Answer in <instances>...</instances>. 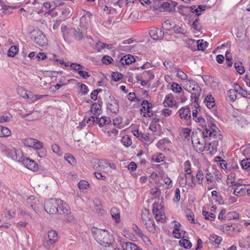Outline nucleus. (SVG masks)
I'll list each match as a JSON object with an SVG mask.
<instances>
[{"mask_svg":"<svg viewBox=\"0 0 250 250\" xmlns=\"http://www.w3.org/2000/svg\"><path fill=\"white\" fill-rule=\"evenodd\" d=\"M91 232L95 240L101 245L109 246L112 245L114 241L113 235L105 229H101L93 227Z\"/></svg>","mask_w":250,"mask_h":250,"instance_id":"obj_1","label":"nucleus"},{"mask_svg":"<svg viewBox=\"0 0 250 250\" xmlns=\"http://www.w3.org/2000/svg\"><path fill=\"white\" fill-rule=\"evenodd\" d=\"M205 130L202 131V137L205 139V142L207 144V142L213 139H218L222 140L223 136L220 133V131L218 127L216 125L214 122L212 123H208V126L205 124Z\"/></svg>","mask_w":250,"mask_h":250,"instance_id":"obj_2","label":"nucleus"},{"mask_svg":"<svg viewBox=\"0 0 250 250\" xmlns=\"http://www.w3.org/2000/svg\"><path fill=\"white\" fill-rule=\"evenodd\" d=\"M205 130L202 131V137L205 139V142L207 144V142L213 139H218L222 140L223 136L220 133V131L218 127L216 125L214 122L212 123H208V126L205 124Z\"/></svg>","mask_w":250,"mask_h":250,"instance_id":"obj_3","label":"nucleus"},{"mask_svg":"<svg viewBox=\"0 0 250 250\" xmlns=\"http://www.w3.org/2000/svg\"><path fill=\"white\" fill-rule=\"evenodd\" d=\"M205 130L202 131V137L205 139V142L207 144V142L213 139H218L222 140L223 136L220 133V131L218 127L216 125L214 122L212 123H208V126L205 124Z\"/></svg>","mask_w":250,"mask_h":250,"instance_id":"obj_4","label":"nucleus"},{"mask_svg":"<svg viewBox=\"0 0 250 250\" xmlns=\"http://www.w3.org/2000/svg\"><path fill=\"white\" fill-rule=\"evenodd\" d=\"M62 202L61 199L52 198L45 202L44 208L49 214H55L57 212H59L58 207L59 204Z\"/></svg>","mask_w":250,"mask_h":250,"instance_id":"obj_5","label":"nucleus"},{"mask_svg":"<svg viewBox=\"0 0 250 250\" xmlns=\"http://www.w3.org/2000/svg\"><path fill=\"white\" fill-rule=\"evenodd\" d=\"M162 208L163 206L161 203L159 204L158 203L154 202L152 204V213L157 222H163L165 221L163 216L165 217V214Z\"/></svg>","mask_w":250,"mask_h":250,"instance_id":"obj_6","label":"nucleus"},{"mask_svg":"<svg viewBox=\"0 0 250 250\" xmlns=\"http://www.w3.org/2000/svg\"><path fill=\"white\" fill-rule=\"evenodd\" d=\"M58 233L56 230H50L48 232V240L44 242V245L46 247L50 248L56 241H58Z\"/></svg>","mask_w":250,"mask_h":250,"instance_id":"obj_7","label":"nucleus"},{"mask_svg":"<svg viewBox=\"0 0 250 250\" xmlns=\"http://www.w3.org/2000/svg\"><path fill=\"white\" fill-rule=\"evenodd\" d=\"M67 34L77 41H81L83 38V34L82 30L79 28H69L67 29Z\"/></svg>","mask_w":250,"mask_h":250,"instance_id":"obj_8","label":"nucleus"},{"mask_svg":"<svg viewBox=\"0 0 250 250\" xmlns=\"http://www.w3.org/2000/svg\"><path fill=\"white\" fill-rule=\"evenodd\" d=\"M149 34L151 38L154 40H162L165 35L164 31L159 28H153L150 30Z\"/></svg>","mask_w":250,"mask_h":250,"instance_id":"obj_9","label":"nucleus"},{"mask_svg":"<svg viewBox=\"0 0 250 250\" xmlns=\"http://www.w3.org/2000/svg\"><path fill=\"white\" fill-rule=\"evenodd\" d=\"M110 103H108L106 104V108L112 113L117 114L119 112V102L113 97L110 98Z\"/></svg>","mask_w":250,"mask_h":250,"instance_id":"obj_10","label":"nucleus"},{"mask_svg":"<svg viewBox=\"0 0 250 250\" xmlns=\"http://www.w3.org/2000/svg\"><path fill=\"white\" fill-rule=\"evenodd\" d=\"M22 161V165H23L28 169L33 171H37L38 170V164L35 161L27 158H25V159Z\"/></svg>","mask_w":250,"mask_h":250,"instance_id":"obj_11","label":"nucleus"},{"mask_svg":"<svg viewBox=\"0 0 250 250\" xmlns=\"http://www.w3.org/2000/svg\"><path fill=\"white\" fill-rule=\"evenodd\" d=\"M47 39L42 31H39L37 35L34 37V42L41 46H44L47 44Z\"/></svg>","mask_w":250,"mask_h":250,"instance_id":"obj_12","label":"nucleus"},{"mask_svg":"<svg viewBox=\"0 0 250 250\" xmlns=\"http://www.w3.org/2000/svg\"><path fill=\"white\" fill-rule=\"evenodd\" d=\"M181 119L188 120L191 119V110L188 106H186L180 108L178 110Z\"/></svg>","mask_w":250,"mask_h":250,"instance_id":"obj_13","label":"nucleus"},{"mask_svg":"<svg viewBox=\"0 0 250 250\" xmlns=\"http://www.w3.org/2000/svg\"><path fill=\"white\" fill-rule=\"evenodd\" d=\"M135 59L134 56L131 54L126 55L120 59V65L117 64L119 67H123L125 64L129 65L134 62Z\"/></svg>","mask_w":250,"mask_h":250,"instance_id":"obj_14","label":"nucleus"},{"mask_svg":"<svg viewBox=\"0 0 250 250\" xmlns=\"http://www.w3.org/2000/svg\"><path fill=\"white\" fill-rule=\"evenodd\" d=\"M141 105L143 106L144 110H146V112H145L143 114V117H150L153 116V112H151V114H149V110L152 108V104L149 103L147 100H144L142 102Z\"/></svg>","mask_w":250,"mask_h":250,"instance_id":"obj_15","label":"nucleus"},{"mask_svg":"<svg viewBox=\"0 0 250 250\" xmlns=\"http://www.w3.org/2000/svg\"><path fill=\"white\" fill-rule=\"evenodd\" d=\"M155 7V10L172 12L170 10L171 9V4L168 2H162V4H157Z\"/></svg>","mask_w":250,"mask_h":250,"instance_id":"obj_16","label":"nucleus"},{"mask_svg":"<svg viewBox=\"0 0 250 250\" xmlns=\"http://www.w3.org/2000/svg\"><path fill=\"white\" fill-rule=\"evenodd\" d=\"M59 212L60 214H64L66 215H68L71 213L70 208L69 206L63 201L62 200V202L59 204Z\"/></svg>","mask_w":250,"mask_h":250,"instance_id":"obj_17","label":"nucleus"},{"mask_svg":"<svg viewBox=\"0 0 250 250\" xmlns=\"http://www.w3.org/2000/svg\"><path fill=\"white\" fill-rule=\"evenodd\" d=\"M110 214L112 218L115 220L116 223H119L120 221V213L119 210L115 207L112 208L110 210Z\"/></svg>","mask_w":250,"mask_h":250,"instance_id":"obj_18","label":"nucleus"},{"mask_svg":"<svg viewBox=\"0 0 250 250\" xmlns=\"http://www.w3.org/2000/svg\"><path fill=\"white\" fill-rule=\"evenodd\" d=\"M204 102L208 108H213L215 105L214 99L211 95H208L205 97Z\"/></svg>","mask_w":250,"mask_h":250,"instance_id":"obj_19","label":"nucleus"},{"mask_svg":"<svg viewBox=\"0 0 250 250\" xmlns=\"http://www.w3.org/2000/svg\"><path fill=\"white\" fill-rule=\"evenodd\" d=\"M174 97L172 94H168L166 96L164 101V104L165 107H172L174 105Z\"/></svg>","mask_w":250,"mask_h":250,"instance_id":"obj_20","label":"nucleus"},{"mask_svg":"<svg viewBox=\"0 0 250 250\" xmlns=\"http://www.w3.org/2000/svg\"><path fill=\"white\" fill-rule=\"evenodd\" d=\"M233 85L238 86V88H237V91L238 94L243 97L250 99V93L249 92L243 89L242 87L236 83H235Z\"/></svg>","mask_w":250,"mask_h":250,"instance_id":"obj_21","label":"nucleus"},{"mask_svg":"<svg viewBox=\"0 0 250 250\" xmlns=\"http://www.w3.org/2000/svg\"><path fill=\"white\" fill-rule=\"evenodd\" d=\"M149 222H145L143 224L145 225L146 229L148 231L154 233L156 230V226L153 220L148 221Z\"/></svg>","mask_w":250,"mask_h":250,"instance_id":"obj_22","label":"nucleus"},{"mask_svg":"<svg viewBox=\"0 0 250 250\" xmlns=\"http://www.w3.org/2000/svg\"><path fill=\"white\" fill-rule=\"evenodd\" d=\"M212 196L215 200V202L218 203L219 205L224 204V200H223V197L221 195H219L218 192L216 190H213L211 192Z\"/></svg>","mask_w":250,"mask_h":250,"instance_id":"obj_23","label":"nucleus"},{"mask_svg":"<svg viewBox=\"0 0 250 250\" xmlns=\"http://www.w3.org/2000/svg\"><path fill=\"white\" fill-rule=\"evenodd\" d=\"M234 89H229L228 91V95L229 97V99L231 101L234 102L237 98L236 93H238L237 91V88L238 86L236 85H234Z\"/></svg>","mask_w":250,"mask_h":250,"instance_id":"obj_24","label":"nucleus"},{"mask_svg":"<svg viewBox=\"0 0 250 250\" xmlns=\"http://www.w3.org/2000/svg\"><path fill=\"white\" fill-rule=\"evenodd\" d=\"M179 244L181 247H183L186 249H190L192 247V243L189 240L183 238L179 241Z\"/></svg>","mask_w":250,"mask_h":250,"instance_id":"obj_25","label":"nucleus"},{"mask_svg":"<svg viewBox=\"0 0 250 250\" xmlns=\"http://www.w3.org/2000/svg\"><path fill=\"white\" fill-rule=\"evenodd\" d=\"M172 29L176 34H181L185 35L187 32L182 24L181 25L174 24L172 26Z\"/></svg>","mask_w":250,"mask_h":250,"instance_id":"obj_26","label":"nucleus"},{"mask_svg":"<svg viewBox=\"0 0 250 250\" xmlns=\"http://www.w3.org/2000/svg\"><path fill=\"white\" fill-rule=\"evenodd\" d=\"M122 246L124 250H133L137 248V245L130 242L123 243Z\"/></svg>","mask_w":250,"mask_h":250,"instance_id":"obj_27","label":"nucleus"},{"mask_svg":"<svg viewBox=\"0 0 250 250\" xmlns=\"http://www.w3.org/2000/svg\"><path fill=\"white\" fill-rule=\"evenodd\" d=\"M102 107H99L97 103H93L91 105L90 111H91L94 115H98L100 114V111L101 110Z\"/></svg>","mask_w":250,"mask_h":250,"instance_id":"obj_28","label":"nucleus"},{"mask_svg":"<svg viewBox=\"0 0 250 250\" xmlns=\"http://www.w3.org/2000/svg\"><path fill=\"white\" fill-rule=\"evenodd\" d=\"M208 45V43L203 40H199L197 42V46L198 50L204 51Z\"/></svg>","mask_w":250,"mask_h":250,"instance_id":"obj_29","label":"nucleus"},{"mask_svg":"<svg viewBox=\"0 0 250 250\" xmlns=\"http://www.w3.org/2000/svg\"><path fill=\"white\" fill-rule=\"evenodd\" d=\"M11 133V132L9 128L0 125V137L9 136Z\"/></svg>","mask_w":250,"mask_h":250,"instance_id":"obj_30","label":"nucleus"},{"mask_svg":"<svg viewBox=\"0 0 250 250\" xmlns=\"http://www.w3.org/2000/svg\"><path fill=\"white\" fill-rule=\"evenodd\" d=\"M209 240L212 244H219L222 241V238L221 236L215 234L210 235Z\"/></svg>","mask_w":250,"mask_h":250,"instance_id":"obj_31","label":"nucleus"},{"mask_svg":"<svg viewBox=\"0 0 250 250\" xmlns=\"http://www.w3.org/2000/svg\"><path fill=\"white\" fill-rule=\"evenodd\" d=\"M179 13L183 16L188 17V14L189 13V9L188 6L180 5L178 7Z\"/></svg>","mask_w":250,"mask_h":250,"instance_id":"obj_32","label":"nucleus"},{"mask_svg":"<svg viewBox=\"0 0 250 250\" xmlns=\"http://www.w3.org/2000/svg\"><path fill=\"white\" fill-rule=\"evenodd\" d=\"M170 143V141L167 138H163L162 139L160 140L157 144V146L161 149H165L166 147H165V145L167 144Z\"/></svg>","mask_w":250,"mask_h":250,"instance_id":"obj_33","label":"nucleus"},{"mask_svg":"<svg viewBox=\"0 0 250 250\" xmlns=\"http://www.w3.org/2000/svg\"><path fill=\"white\" fill-rule=\"evenodd\" d=\"M234 66L237 72L240 74H243L245 69L244 67L242 65V63L241 62H235L234 63Z\"/></svg>","mask_w":250,"mask_h":250,"instance_id":"obj_34","label":"nucleus"},{"mask_svg":"<svg viewBox=\"0 0 250 250\" xmlns=\"http://www.w3.org/2000/svg\"><path fill=\"white\" fill-rule=\"evenodd\" d=\"M18 52V47L16 45L12 46L8 51L7 55L9 57H14Z\"/></svg>","mask_w":250,"mask_h":250,"instance_id":"obj_35","label":"nucleus"},{"mask_svg":"<svg viewBox=\"0 0 250 250\" xmlns=\"http://www.w3.org/2000/svg\"><path fill=\"white\" fill-rule=\"evenodd\" d=\"M149 210L146 208L145 209L144 211H143L141 215V219L142 220L143 223L147 221V219L148 221H151V218L149 217Z\"/></svg>","mask_w":250,"mask_h":250,"instance_id":"obj_36","label":"nucleus"},{"mask_svg":"<svg viewBox=\"0 0 250 250\" xmlns=\"http://www.w3.org/2000/svg\"><path fill=\"white\" fill-rule=\"evenodd\" d=\"M133 229L134 231V232H135V233L139 237H141L142 239H143V238L144 237L147 239H148V238L147 236L144 235L142 231L141 230V229L138 228V227L136 225H135V224L133 225Z\"/></svg>","mask_w":250,"mask_h":250,"instance_id":"obj_37","label":"nucleus"},{"mask_svg":"<svg viewBox=\"0 0 250 250\" xmlns=\"http://www.w3.org/2000/svg\"><path fill=\"white\" fill-rule=\"evenodd\" d=\"M240 187V185L237 186V187L235 188L233 194L237 195V196H241L244 194H245L246 192V188H239Z\"/></svg>","mask_w":250,"mask_h":250,"instance_id":"obj_38","label":"nucleus"},{"mask_svg":"<svg viewBox=\"0 0 250 250\" xmlns=\"http://www.w3.org/2000/svg\"><path fill=\"white\" fill-rule=\"evenodd\" d=\"M17 150L13 149H8L6 156L11 158L13 160H19L16 156Z\"/></svg>","mask_w":250,"mask_h":250,"instance_id":"obj_39","label":"nucleus"},{"mask_svg":"<svg viewBox=\"0 0 250 250\" xmlns=\"http://www.w3.org/2000/svg\"><path fill=\"white\" fill-rule=\"evenodd\" d=\"M123 76V74L118 72H113L111 74L112 80L115 82H117L121 80Z\"/></svg>","mask_w":250,"mask_h":250,"instance_id":"obj_40","label":"nucleus"},{"mask_svg":"<svg viewBox=\"0 0 250 250\" xmlns=\"http://www.w3.org/2000/svg\"><path fill=\"white\" fill-rule=\"evenodd\" d=\"M122 143L126 147H128L132 144V140L131 138L127 135L125 137H123L122 139Z\"/></svg>","mask_w":250,"mask_h":250,"instance_id":"obj_41","label":"nucleus"},{"mask_svg":"<svg viewBox=\"0 0 250 250\" xmlns=\"http://www.w3.org/2000/svg\"><path fill=\"white\" fill-rule=\"evenodd\" d=\"M199 19L197 18L191 24V28L196 30L197 31H200L202 29V26L199 24Z\"/></svg>","mask_w":250,"mask_h":250,"instance_id":"obj_42","label":"nucleus"},{"mask_svg":"<svg viewBox=\"0 0 250 250\" xmlns=\"http://www.w3.org/2000/svg\"><path fill=\"white\" fill-rule=\"evenodd\" d=\"M64 158L71 165H73L76 163V159L70 154H65L64 155Z\"/></svg>","mask_w":250,"mask_h":250,"instance_id":"obj_43","label":"nucleus"},{"mask_svg":"<svg viewBox=\"0 0 250 250\" xmlns=\"http://www.w3.org/2000/svg\"><path fill=\"white\" fill-rule=\"evenodd\" d=\"M70 66V67L74 71V72H78L79 70H80L81 69L84 68L83 65L76 62L71 63Z\"/></svg>","mask_w":250,"mask_h":250,"instance_id":"obj_44","label":"nucleus"},{"mask_svg":"<svg viewBox=\"0 0 250 250\" xmlns=\"http://www.w3.org/2000/svg\"><path fill=\"white\" fill-rule=\"evenodd\" d=\"M240 165L243 169H248L250 167V158H247L242 160Z\"/></svg>","mask_w":250,"mask_h":250,"instance_id":"obj_45","label":"nucleus"},{"mask_svg":"<svg viewBox=\"0 0 250 250\" xmlns=\"http://www.w3.org/2000/svg\"><path fill=\"white\" fill-rule=\"evenodd\" d=\"M88 186V183L85 180H81L78 183V187L80 190L86 189H87V187Z\"/></svg>","mask_w":250,"mask_h":250,"instance_id":"obj_46","label":"nucleus"},{"mask_svg":"<svg viewBox=\"0 0 250 250\" xmlns=\"http://www.w3.org/2000/svg\"><path fill=\"white\" fill-rule=\"evenodd\" d=\"M171 90L175 93H180L182 90V87L177 83H173L171 86Z\"/></svg>","mask_w":250,"mask_h":250,"instance_id":"obj_47","label":"nucleus"},{"mask_svg":"<svg viewBox=\"0 0 250 250\" xmlns=\"http://www.w3.org/2000/svg\"><path fill=\"white\" fill-rule=\"evenodd\" d=\"M197 144L199 145L196 146V151L199 152H203L205 149V147L207 146V144H206L205 142L204 141V144L201 143L200 141L198 140V142L197 143Z\"/></svg>","mask_w":250,"mask_h":250,"instance_id":"obj_48","label":"nucleus"},{"mask_svg":"<svg viewBox=\"0 0 250 250\" xmlns=\"http://www.w3.org/2000/svg\"><path fill=\"white\" fill-rule=\"evenodd\" d=\"M12 115L9 113H6L3 115H0V122H7L11 120Z\"/></svg>","mask_w":250,"mask_h":250,"instance_id":"obj_49","label":"nucleus"},{"mask_svg":"<svg viewBox=\"0 0 250 250\" xmlns=\"http://www.w3.org/2000/svg\"><path fill=\"white\" fill-rule=\"evenodd\" d=\"M35 140V139L28 138L23 140V143L25 146L32 147Z\"/></svg>","mask_w":250,"mask_h":250,"instance_id":"obj_50","label":"nucleus"},{"mask_svg":"<svg viewBox=\"0 0 250 250\" xmlns=\"http://www.w3.org/2000/svg\"><path fill=\"white\" fill-rule=\"evenodd\" d=\"M207 6L206 5H199L196 7V11H195V16L197 18L201 15V12H204L206 10Z\"/></svg>","mask_w":250,"mask_h":250,"instance_id":"obj_51","label":"nucleus"},{"mask_svg":"<svg viewBox=\"0 0 250 250\" xmlns=\"http://www.w3.org/2000/svg\"><path fill=\"white\" fill-rule=\"evenodd\" d=\"M203 172L201 170H198V172L196 175V178L198 180V183L199 185H203Z\"/></svg>","mask_w":250,"mask_h":250,"instance_id":"obj_52","label":"nucleus"},{"mask_svg":"<svg viewBox=\"0 0 250 250\" xmlns=\"http://www.w3.org/2000/svg\"><path fill=\"white\" fill-rule=\"evenodd\" d=\"M122 118L121 117H118L113 120V125L119 128L122 127Z\"/></svg>","mask_w":250,"mask_h":250,"instance_id":"obj_53","label":"nucleus"},{"mask_svg":"<svg viewBox=\"0 0 250 250\" xmlns=\"http://www.w3.org/2000/svg\"><path fill=\"white\" fill-rule=\"evenodd\" d=\"M43 146V143L42 142L39 141L37 139H35L32 147L39 150L42 149Z\"/></svg>","mask_w":250,"mask_h":250,"instance_id":"obj_54","label":"nucleus"},{"mask_svg":"<svg viewBox=\"0 0 250 250\" xmlns=\"http://www.w3.org/2000/svg\"><path fill=\"white\" fill-rule=\"evenodd\" d=\"M113 61V59L108 55H105L102 59V62L105 64L111 63Z\"/></svg>","mask_w":250,"mask_h":250,"instance_id":"obj_55","label":"nucleus"},{"mask_svg":"<svg viewBox=\"0 0 250 250\" xmlns=\"http://www.w3.org/2000/svg\"><path fill=\"white\" fill-rule=\"evenodd\" d=\"M188 178V176H186L185 175L184 176H180L179 177V183L181 187H184L186 185H187Z\"/></svg>","mask_w":250,"mask_h":250,"instance_id":"obj_56","label":"nucleus"},{"mask_svg":"<svg viewBox=\"0 0 250 250\" xmlns=\"http://www.w3.org/2000/svg\"><path fill=\"white\" fill-rule=\"evenodd\" d=\"M102 124L103 126L111 124V120L109 117L103 116L101 117Z\"/></svg>","mask_w":250,"mask_h":250,"instance_id":"obj_57","label":"nucleus"},{"mask_svg":"<svg viewBox=\"0 0 250 250\" xmlns=\"http://www.w3.org/2000/svg\"><path fill=\"white\" fill-rule=\"evenodd\" d=\"M177 76L181 80H185L188 79V75L180 69L178 70Z\"/></svg>","mask_w":250,"mask_h":250,"instance_id":"obj_58","label":"nucleus"},{"mask_svg":"<svg viewBox=\"0 0 250 250\" xmlns=\"http://www.w3.org/2000/svg\"><path fill=\"white\" fill-rule=\"evenodd\" d=\"M180 200V190L177 188L175 191V196L173 199V202L177 203Z\"/></svg>","mask_w":250,"mask_h":250,"instance_id":"obj_59","label":"nucleus"},{"mask_svg":"<svg viewBox=\"0 0 250 250\" xmlns=\"http://www.w3.org/2000/svg\"><path fill=\"white\" fill-rule=\"evenodd\" d=\"M143 74L145 77L148 78V81H150L154 78V75L150 70L145 71Z\"/></svg>","mask_w":250,"mask_h":250,"instance_id":"obj_60","label":"nucleus"},{"mask_svg":"<svg viewBox=\"0 0 250 250\" xmlns=\"http://www.w3.org/2000/svg\"><path fill=\"white\" fill-rule=\"evenodd\" d=\"M235 174L234 172H231L228 176L227 180V184L229 183L233 184L234 182Z\"/></svg>","mask_w":250,"mask_h":250,"instance_id":"obj_61","label":"nucleus"},{"mask_svg":"<svg viewBox=\"0 0 250 250\" xmlns=\"http://www.w3.org/2000/svg\"><path fill=\"white\" fill-rule=\"evenodd\" d=\"M163 27L166 30H170L172 29V27L170 22V21L167 20L163 24Z\"/></svg>","mask_w":250,"mask_h":250,"instance_id":"obj_62","label":"nucleus"},{"mask_svg":"<svg viewBox=\"0 0 250 250\" xmlns=\"http://www.w3.org/2000/svg\"><path fill=\"white\" fill-rule=\"evenodd\" d=\"M162 154L160 153L159 155L156 156H154L152 157V160L156 163H160L162 162L164 160L163 159L165 158L164 156L162 157Z\"/></svg>","mask_w":250,"mask_h":250,"instance_id":"obj_63","label":"nucleus"},{"mask_svg":"<svg viewBox=\"0 0 250 250\" xmlns=\"http://www.w3.org/2000/svg\"><path fill=\"white\" fill-rule=\"evenodd\" d=\"M78 73L80 76L83 79H87L90 77V75L87 72L82 70V69L79 70Z\"/></svg>","mask_w":250,"mask_h":250,"instance_id":"obj_64","label":"nucleus"}]
</instances>
